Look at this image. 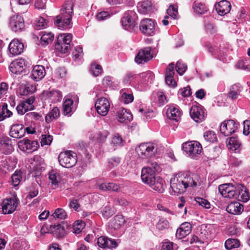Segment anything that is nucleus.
Listing matches in <instances>:
<instances>
[{"mask_svg":"<svg viewBox=\"0 0 250 250\" xmlns=\"http://www.w3.org/2000/svg\"><path fill=\"white\" fill-rule=\"evenodd\" d=\"M28 65V62L25 59H17L10 63L9 69L12 73L18 74L24 71Z\"/></svg>","mask_w":250,"mask_h":250,"instance_id":"15","label":"nucleus"},{"mask_svg":"<svg viewBox=\"0 0 250 250\" xmlns=\"http://www.w3.org/2000/svg\"><path fill=\"white\" fill-rule=\"evenodd\" d=\"M125 222L124 217L122 215H116L113 220V226L115 229L119 228Z\"/></svg>","mask_w":250,"mask_h":250,"instance_id":"48","label":"nucleus"},{"mask_svg":"<svg viewBox=\"0 0 250 250\" xmlns=\"http://www.w3.org/2000/svg\"><path fill=\"white\" fill-rule=\"evenodd\" d=\"M167 14L173 19H176L178 14L177 7L173 5L169 6L167 9Z\"/></svg>","mask_w":250,"mask_h":250,"instance_id":"59","label":"nucleus"},{"mask_svg":"<svg viewBox=\"0 0 250 250\" xmlns=\"http://www.w3.org/2000/svg\"><path fill=\"white\" fill-rule=\"evenodd\" d=\"M136 13L134 11H127L122 20V25L125 30H131L135 25Z\"/></svg>","mask_w":250,"mask_h":250,"instance_id":"12","label":"nucleus"},{"mask_svg":"<svg viewBox=\"0 0 250 250\" xmlns=\"http://www.w3.org/2000/svg\"><path fill=\"white\" fill-rule=\"evenodd\" d=\"M152 3L149 0L139 2L137 4L138 12L143 14H148L151 10Z\"/></svg>","mask_w":250,"mask_h":250,"instance_id":"28","label":"nucleus"},{"mask_svg":"<svg viewBox=\"0 0 250 250\" xmlns=\"http://www.w3.org/2000/svg\"><path fill=\"white\" fill-rule=\"evenodd\" d=\"M49 179L52 185L56 188L60 182V176L57 172L52 170L49 174Z\"/></svg>","mask_w":250,"mask_h":250,"instance_id":"42","label":"nucleus"},{"mask_svg":"<svg viewBox=\"0 0 250 250\" xmlns=\"http://www.w3.org/2000/svg\"><path fill=\"white\" fill-rule=\"evenodd\" d=\"M91 70L93 75L95 77L99 76L103 72L102 66L95 63H93L91 64Z\"/></svg>","mask_w":250,"mask_h":250,"instance_id":"58","label":"nucleus"},{"mask_svg":"<svg viewBox=\"0 0 250 250\" xmlns=\"http://www.w3.org/2000/svg\"><path fill=\"white\" fill-rule=\"evenodd\" d=\"M174 68V64L173 63H170L167 69L165 77V82L167 84L173 87H175L177 85V83L173 79L175 74Z\"/></svg>","mask_w":250,"mask_h":250,"instance_id":"23","label":"nucleus"},{"mask_svg":"<svg viewBox=\"0 0 250 250\" xmlns=\"http://www.w3.org/2000/svg\"><path fill=\"white\" fill-rule=\"evenodd\" d=\"M139 28L142 33L146 36H152L155 34V23L151 19L142 20Z\"/></svg>","mask_w":250,"mask_h":250,"instance_id":"10","label":"nucleus"},{"mask_svg":"<svg viewBox=\"0 0 250 250\" xmlns=\"http://www.w3.org/2000/svg\"><path fill=\"white\" fill-rule=\"evenodd\" d=\"M192 8L194 12L199 15L205 14L208 11V8L204 3L197 1L193 3Z\"/></svg>","mask_w":250,"mask_h":250,"instance_id":"35","label":"nucleus"},{"mask_svg":"<svg viewBox=\"0 0 250 250\" xmlns=\"http://www.w3.org/2000/svg\"><path fill=\"white\" fill-rule=\"evenodd\" d=\"M73 2L72 0L65 1L61 9L60 14L56 17L55 24L59 29H66L72 27L71 19L73 14Z\"/></svg>","mask_w":250,"mask_h":250,"instance_id":"2","label":"nucleus"},{"mask_svg":"<svg viewBox=\"0 0 250 250\" xmlns=\"http://www.w3.org/2000/svg\"><path fill=\"white\" fill-rule=\"evenodd\" d=\"M103 216L105 218H108L113 214V211L109 206H105L102 210Z\"/></svg>","mask_w":250,"mask_h":250,"instance_id":"63","label":"nucleus"},{"mask_svg":"<svg viewBox=\"0 0 250 250\" xmlns=\"http://www.w3.org/2000/svg\"><path fill=\"white\" fill-rule=\"evenodd\" d=\"M242 89V88L240 84H233L230 88L229 92L228 94V97L232 100L236 99L241 92Z\"/></svg>","mask_w":250,"mask_h":250,"instance_id":"31","label":"nucleus"},{"mask_svg":"<svg viewBox=\"0 0 250 250\" xmlns=\"http://www.w3.org/2000/svg\"><path fill=\"white\" fill-rule=\"evenodd\" d=\"M190 232V227L189 224H183L176 231V236L182 238L188 235Z\"/></svg>","mask_w":250,"mask_h":250,"instance_id":"32","label":"nucleus"},{"mask_svg":"<svg viewBox=\"0 0 250 250\" xmlns=\"http://www.w3.org/2000/svg\"><path fill=\"white\" fill-rule=\"evenodd\" d=\"M122 137L118 134H114L111 139L110 144L113 147L121 146L123 144Z\"/></svg>","mask_w":250,"mask_h":250,"instance_id":"49","label":"nucleus"},{"mask_svg":"<svg viewBox=\"0 0 250 250\" xmlns=\"http://www.w3.org/2000/svg\"><path fill=\"white\" fill-rule=\"evenodd\" d=\"M16 110L19 114L22 115L28 111L33 109L30 107V105H27L26 104L22 101L17 106Z\"/></svg>","mask_w":250,"mask_h":250,"instance_id":"43","label":"nucleus"},{"mask_svg":"<svg viewBox=\"0 0 250 250\" xmlns=\"http://www.w3.org/2000/svg\"><path fill=\"white\" fill-rule=\"evenodd\" d=\"M13 151L11 139L7 136L0 138V151L5 154H9Z\"/></svg>","mask_w":250,"mask_h":250,"instance_id":"21","label":"nucleus"},{"mask_svg":"<svg viewBox=\"0 0 250 250\" xmlns=\"http://www.w3.org/2000/svg\"><path fill=\"white\" fill-rule=\"evenodd\" d=\"M183 150L192 158L200 154L202 150L201 145L198 142H186L183 145Z\"/></svg>","mask_w":250,"mask_h":250,"instance_id":"7","label":"nucleus"},{"mask_svg":"<svg viewBox=\"0 0 250 250\" xmlns=\"http://www.w3.org/2000/svg\"><path fill=\"white\" fill-rule=\"evenodd\" d=\"M206 47L208 51L215 57L219 56L220 55L219 52L220 49L217 46H213L209 43L207 42L206 43Z\"/></svg>","mask_w":250,"mask_h":250,"instance_id":"51","label":"nucleus"},{"mask_svg":"<svg viewBox=\"0 0 250 250\" xmlns=\"http://www.w3.org/2000/svg\"><path fill=\"white\" fill-rule=\"evenodd\" d=\"M1 107V111H0V121H3L6 118L10 117L13 113L8 109L7 104L6 103H2L0 105Z\"/></svg>","mask_w":250,"mask_h":250,"instance_id":"36","label":"nucleus"},{"mask_svg":"<svg viewBox=\"0 0 250 250\" xmlns=\"http://www.w3.org/2000/svg\"><path fill=\"white\" fill-rule=\"evenodd\" d=\"M121 93H122L121 100L125 104L130 103L133 101L134 97L132 94L127 93L125 89H122Z\"/></svg>","mask_w":250,"mask_h":250,"instance_id":"44","label":"nucleus"},{"mask_svg":"<svg viewBox=\"0 0 250 250\" xmlns=\"http://www.w3.org/2000/svg\"><path fill=\"white\" fill-rule=\"evenodd\" d=\"M227 145L228 148L233 151L239 149L241 143L237 137H230L227 139Z\"/></svg>","mask_w":250,"mask_h":250,"instance_id":"34","label":"nucleus"},{"mask_svg":"<svg viewBox=\"0 0 250 250\" xmlns=\"http://www.w3.org/2000/svg\"><path fill=\"white\" fill-rule=\"evenodd\" d=\"M218 189L221 194L225 198H234L237 196L236 188L230 184L220 185Z\"/></svg>","mask_w":250,"mask_h":250,"instance_id":"14","label":"nucleus"},{"mask_svg":"<svg viewBox=\"0 0 250 250\" xmlns=\"http://www.w3.org/2000/svg\"><path fill=\"white\" fill-rule=\"evenodd\" d=\"M47 25V21L41 17L37 18L34 22L35 28L37 30L45 28Z\"/></svg>","mask_w":250,"mask_h":250,"instance_id":"45","label":"nucleus"},{"mask_svg":"<svg viewBox=\"0 0 250 250\" xmlns=\"http://www.w3.org/2000/svg\"><path fill=\"white\" fill-rule=\"evenodd\" d=\"M195 201L199 205L205 208H206L208 209L210 208V204L209 202L205 199L200 197H197L195 198Z\"/></svg>","mask_w":250,"mask_h":250,"instance_id":"62","label":"nucleus"},{"mask_svg":"<svg viewBox=\"0 0 250 250\" xmlns=\"http://www.w3.org/2000/svg\"><path fill=\"white\" fill-rule=\"evenodd\" d=\"M21 173L20 171H15L11 176V181L13 185L17 187L21 182Z\"/></svg>","mask_w":250,"mask_h":250,"instance_id":"53","label":"nucleus"},{"mask_svg":"<svg viewBox=\"0 0 250 250\" xmlns=\"http://www.w3.org/2000/svg\"><path fill=\"white\" fill-rule=\"evenodd\" d=\"M42 146L50 145L53 140V136L50 135L42 134L40 137Z\"/></svg>","mask_w":250,"mask_h":250,"instance_id":"54","label":"nucleus"},{"mask_svg":"<svg viewBox=\"0 0 250 250\" xmlns=\"http://www.w3.org/2000/svg\"><path fill=\"white\" fill-rule=\"evenodd\" d=\"M141 179L154 190L160 193L164 191L163 180L160 177H156L155 172L149 167H143L142 169Z\"/></svg>","mask_w":250,"mask_h":250,"instance_id":"3","label":"nucleus"},{"mask_svg":"<svg viewBox=\"0 0 250 250\" xmlns=\"http://www.w3.org/2000/svg\"><path fill=\"white\" fill-rule=\"evenodd\" d=\"M84 226V223L82 221H77L73 226V229L75 233H80Z\"/></svg>","mask_w":250,"mask_h":250,"instance_id":"61","label":"nucleus"},{"mask_svg":"<svg viewBox=\"0 0 250 250\" xmlns=\"http://www.w3.org/2000/svg\"><path fill=\"white\" fill-rule=\"evenodd\" d=\"M215 7L218 14L224 16L230 11L231 4L229 1L223 0L216 3Z\"/></svg>","mask_w":250,"mask_h":250,"instance_id":"24","label":"nucleus"},{"mask_svg":"<svg viewBox=\"0 0 250 250\" xmlns=\"http://www.w3.org/2000/svg\"><path fill=\"white\" fill-rule=\"evenodd\" d=\"M240 245V241L237 239H228L226 241L225 244V246L226 249L228 250L238 248V247H239Z\"/></svg>","mask_w":250,"mask_h":250,"instance_id":"40","label":"nucleus"},{"mask_svg":"<svg viewBox=\"0 0 250 250\" xmlns=\"http://www.w3.org/2000/svg\"><path fill=\"white\" fill-rule=\"evenodd\" d=\"M72 38V34L69 33L60 35L55 44V49L63 54L68 52L70 49V43Z\"/></svg>","mask_w":250,"mask_h":250,"instance_id":"5","label":"nucleus"},{"mask_svg":"<svg viewBox=\"0 0 250 250\" xmlns=\"http://www.w3.org/2000/svg\"><path fill=\"white\" fill-rule=\"evenodd\" d=\"M169 227V223L165 218H161L157 223L156 228L160 230H163L167 229Z\"/></svg>","mask_w":250,"mask_h":250,"instance_id":"52","label":"nucleus"},{"mask_svg":"<svg viewBox=\"0 0 250 250\" xmlns=\"http://www.w3.org/2000/svg\"><path fill=\"white\" fill-rule=\"evenodd\" d=\"M117 118L120 123H127L132 119V115L125 108L118 110L116 114Z\"/></svg>","mask_w":250,"mask_h":250,"instance_id":"26","label":"nucleus"},{"mask_svg":"<svg viewBox=\"0 0 250 250\" xmlns=\"http://www.w3.org/2000/svg\"><path fill=\"white\" fill-rule=\"evenodd\" d=\"M137 81V77L130 73L127 74L124 77L123 80V83L126 85H133Z\"/></svg>","mask_w":250,"mask_h":250,"instance_id":"47","label":"nucleus"},{"mask_svg":"<svg viewBox=\"0 0 250 250\" xmlns=\"http://www.w3.org/2000/svg\"><path fill=\"white\" fill-rule=\"evenodd\" d=\"M109 134L107 130L103 129L99 131L94 137L98 143H103L105 142Z\"/></svg>","mask_w":250,"mask_h":250,"instance_id":"38","label":"nucleus"},{"mask_svg":"<svg viewBox=\"0 0 250 250\" xmlns=\"http://www.w3.org/2000/svg\"><path fill=\"white\" fill-rule=\"evenodd\" d=\"M46 96L52 103L60 102L62 99V92L58 90H55L48 92Z\"/></svg>","mask_w":250,"mask_h":250,"instance_id":"33","label":"nucleus"},{"mask_svg":"<svg viewBox=\"0 0 250 250\" xmlns=\"http://www.w3.org/2000/svg\"><path fill=\"white\" fill-rule=\"evenodd\" d=\"M44 67L42 65L35 66L32 71L31 78L35 81L42 80L45 75Z\"/></svg>","mask_w":250,"mask_h":250,"instance_id":"25","label":"nucleus"},{"mask_svg":"<svg viewBox=\"0 0 250 250\" xmlns=\"http://www.w3.org/2000/svg\"><path fill=\"white\" fill-rule=\"evenodd\" d=\"M9 27L12 31L16 33L23 31L25 29L23 19L19 15L11 17L9 22Z\"/></svg>","mask_w":250,"mask_h":250,"instance_id":"8","label":"nucleus"},{"mask_svg":"<svg viewBox=\"0 0 250 250\" xmlns=\"http://www.w3.org/2000/svg\"><path fill=\"white\" fill-rule=\"evenodd\" d=\"M238 129V125L234 120L225 121L220 125V130L225 136H229L235 132Z\"/></svg>","mask_w":250,"mask_h":250,"instance_id":"13","label":"nucleus"},{"mask_svg":"<svg viewBox=\"0 0 250 250\" xmlns=\"http://www.w3.org/2000/svg\"><path fill=\"white\" fill-rule=\"evenodd\" d=\"M20 203V200L17 196L7 198L3 201L2 211L4 214H11L17 208Z\"/></svg>","mask_w":250,"mask_h":250,"instance_id":"9","label":"nucleus"},{"mask_svg":"<svg viewBox=\"0 0 250 250\" xmlns=\"http://www.w3.org/2000/svg\"><path fill=\"white\" fill-rule=\"evenodd\" d=\"M52 216L55 218L65 219L67 217V214L63 208H58L55 210Z\"/></svg>","mask_w":250,"mask_h":250,"instance_id":"50","label":"nucleus"},{"mask_svg":"<svg viewBox=\"0 0 250 250\" xmlns=\"http://www.w3.org/2000/svg\"><path fill=\"white\" fill-rule=\"evenodd\" d=\"M23 44L18 39H14L8 46L9 56L12 57L20 55L23 52Z\"/></svg>","mask_w":250,"mask_h":250,"instance_id":"18","label":"nucleus"},{"mask_svg":"<svg viewBox=\"0 0 250 250\" xmlns=\"http://www.w3.org/2000/svg\"><path fill=\"white\" fill-rule=\"evenodd\" d=\"M198 234L199 239H200V244L208 243V241L212 239L210 230L208 229H201Z\"/></svg>","mask_w":250,"mask_h":250,"instance_id":"30","label":"nucleus"},{"mask_svg":"<svg viewBox=\"0 0 250 250\" xmlns=\"http://www.w3.org/2000/svg\"><path fill=\"white\" fill-rule=\"evenodd\" d=\"M136 151L142 159L149 158L156 154L157 146L156 144L151 142L142 143L136 148Z\"/></svg>","mask_w":250,"mask_h":250,"instance_id":"4","label":"nucleus"},{"mask_svg":"<svg viewBox=\"0 0 250 250\" xmlns=\"http://www.w3.org/2000/svg\"><path fill=\"white\" fill-rule=\"evenodd\" d=\"M204 137L207 141L210 143H215L217 141L216 135L213 131H206L204 134Z\"/></svg>","mask_w":250,"mask_h":250,"instance_id":"46","label":"nucleus"},{"mask_svg":"<svg viewBox=\"0 0 250 250\" xmlns=\"http://www.w3.org/2000/svg\"><path fill=\"white\" fill-rule=\"evenodd\" d=\"M11 137L20 139L25 135V127L22 124H16L11 125L10 131Z\"/></svg>","mask_w":250,"mask_h":250,"instance_id":"22","label":"nucleus"},{"mask_svg":"<svg viewBox=\"0 0 250 250\" xmlns=\"http://www.w3.org/2000/svg\"><path fill=\"white\" fill-rule=\"evenodd\" d=\"M73 101L70 99H65L63 104V114L68 116L71 115Z\"/></svg>","mask_w":250,"mask_h":250,"instance_id":"37","label":"nucleus"},{"mask_svg":"<svg viewBox=\"0 0 250 250\" xmlns=\"http://www.w3.org/2000/svg\"><path fill=\"white\" fill-rule=\"evenodd\" d=\"M19 146L23 151L28 153L32 152L37 149L39 143L37 141H31L24 139L19 143Z\"/></svg>","mask_w":250,"mask_h":250,"instance_id":"20","label":"nucleus"},{"mask_svg":"<svg viewBox=\"0 0 250 250\" xmlns=\"http://www.w3.org/2000/svg\"><path fill=\"white\" fill-rule=\"evenodd\" d=\"M95 106L97 113L102 116H104L108 112L110 104L107 99L101 98L96 102Z\"/></svg>","mask_w":250,"mask_h":250,"instance_id":"17","label":"nucleus"},{"mask_svg":"<svg viewBox=\"0 0 250 250\" xmlns=\"http://www.w3.org/2000/svg\"><path fill=\"white\" fill-rule=\"evenodd\" d=\"M58 159L60 164L66 168L73 167L77 162L76 154L71 151L61 152L59 155Z\"/></svg>","mask_w":250,"mask_h":250,"instance_id":"6","label":"nucleus"},{"mask_svg":"<svg viewBox=\"0 0 250 250\" xmlns=\"http://www.w3.org/2000/svg\"><path fill=\"white\" fill-rule=\"evenodd\" d=\"M42 35L41 38L42 44L46 45L52 42L54 39V34L51 32H42Z\"/></svg>","mask_w":250,"mask_h":250,"instance_id":"39","label":"nucleus"},{"mask_svg":"<svg viewBox=\"0 0 250 250\" xmlns=\"http://www.w3.org/2000/svg\"><path fill=\"white\" fill-rule=\"evenodd\" d=\"M33 87L32 85L27 84L21 85L20 87V91L21 94L22 95H26L32 92V89Z\"/></svg>","mask_w":250,"mask_h":250,"instance_id":"57","label":"nucleus"},{"mask_svg":"<svg viewBox=\"0 0 250 250\" xmlns=\"http://www.w3.org/2000/svg\"><path fill=\"white\" fill-rule=\"evenodd\" d=\"M60 116V111L58 107H54L45 116L47 123L51 122L53 120L57 119Z\"/></svg>","mask_w":250,"mask_h":250,"instance_id":"41","label":"nucleus"},{"mask_svg":"<svg viewBox=\"0 0 250 250\" xmlns=\"http://www.w3.org/2000/svg\"><path fill=\"white\" fill-rule=\"evenodd\" d=\"M235 198H238L239 200L243 202H246L249 199V195L247 191L242 190L241 192H239L238 193H237V196Z\"/></svg>","mask_w":250,"mask_h":250,"instance_id":"60","label":"nucleus"},{"mask_svg":"<svg viewBox=\"0 0 250 250\" xmlns=\"http://www.w3.org/2000/svg\"><path fill=\"white\" fill-rule=\"evenodd\" d=\"M181 112L176 105H171L167 110V116L171 120L178 121L181 116Z\"/></svg>","mask_w":250,"mask_h":250,"instance_id":"29","label":"nucleus"},{"mask_svg":"<svg viewBox=\"0 0 250 250\" xmlns=\"http://www.w3.org/2000/svg\"><path fill=\"white\" fill-rule=\"evenodd\" d=\"M189 113L191 118L197 123L203 121L206 116L205 109L201 105H192L190 108Z\"/></svg>","mask_w":250,"mask_h":250,"instance_id":"11","label":"nucleus"},{"mask_svg":"<svg viewBox=\"0 0 250 250\" xmlns=\"http://www.w3.org/2000/svg\"><path fill=\"white\" fill-rule=\"evenodd\" d=\"M119 243L114 239L104 236L99 237L97 240L99 247L103 249H115L118 247Z\"/></svg>","mask_w":250,"mask_h":250,"instance_id":"19","label":"nucleus"},{"mask_svg":"<svg viewBox=\"0 0 250 250\" xmlns=\"http://www.w3.org/2000/svg\"><path fill=\"white\" fill-rule=\"evenodd\" d=\"M199 182V177L189 172L179 173L170 180L171 195H176L186 192L188 188L196 187Z\"/></svg>","mask_w":250,"mask_h":250,"instance_id":"1","label":"nucleus"},{"mask_svg":"<svg viewBox=\"0 0 250 250\" xmlns=\"http://www.w3.org/2000/svg\"><path fill=\"white\" fill-rule=\"evenodd\" d=\"M175 67L176 68V71L180 75H182L185 72L187 68V65L185 63H184L182 61H180L177 62Z\"/></svg>","mask_w":250,"mask_h":250,"instance_id":"56","label":"nucleus"},{"mask_svg":"<svg viewBox=\"0 0 250 250\" xmlns=\"http://www.w3.org/2000/svg\"><path fill=\"white\" fill-rule=\"evenodd\" d=\"M227 211L230 214L238 215L243 211V206L237 202H232L228 206Z\"/></svg>","mask_w":250,"mask_h":250,"instance_id":"27","label":"nucleus"},{"mask_svg":"<svg viewBox=\"0 0 250 250\" xmlns=\"http://www.w3.org/2000/svg\"><path fill=\"white\" fill-rule=\"evenodd\" d=\"M110 16V15L108 13V12L104 11L99 12L96 15V18L98 21H101L109 18Z\"/></svg>","mask_w":250,"mask_h":250,"instance_id":"64","label":"nucleus"},{"mask_svg":"<svg viewBox=\"0 0 250 250\" xmlns=\"http://www.w3.org/2000/svg\"><path fill=\"white\" fill-rule=\"evenodd\" d=\"M73 59L75 61L80 60L83 55V49L80 46H77L72 52Z\"/></svg>","mask_w":250,"mask_h":250,"instance_id":"55","label":"nucleus"},{"mask_svg":"<svg viewBox=\"0 0 250 250\" xmlns=\"http://www.w3.org/2000/svg\"><path fill=\"white\" fill-rule=\"evenodd\" d=\"M153 58L151 48L146 47L140 49L135 58V61L138 64L143 63L150 60Z\"/></svg>","mask_w":250,"mask_h":250,"instance_id":"16","label":"nucleus"}]
</instances>
